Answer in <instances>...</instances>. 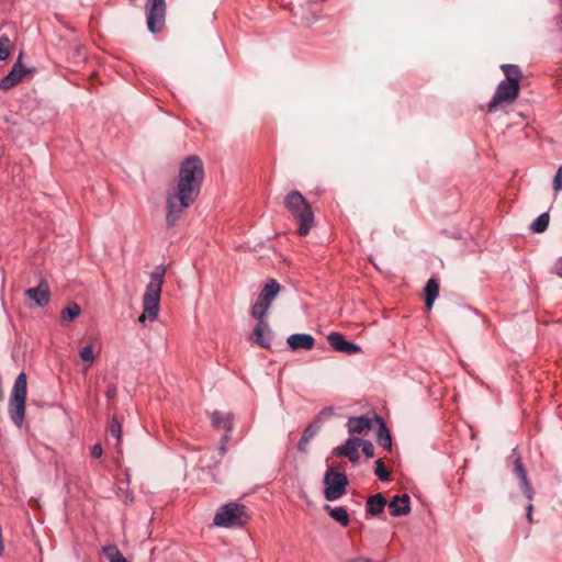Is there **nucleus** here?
Wrapping results in <instances>:
<instances>
[{
    "label": "nucleus",
    "mask_w": 562,
    "mask_h": 562,
    "mask_svg": "<svg viewBox=\"0 0 562 562\" xmlns=\"http://www.w3.org/2000/svg\"><path fill=\"white\" fill-rule=\"evenodd\" d=\"M81 313V307L76 302H70L61 311V319L64 323H70L76 319Z\"/></svg>",
    "instance_id": "25"
},
{
    "label": "nucleus",
    "mask_w": 562,
    "mask_h": 562,
    "mask_svg": "<svg viewBox=\"0 0 562 562\" xmlns=\"http://www.w3.org/2000/svg\"><path fill=\"white\" fill-rule=\"evenodd\" d=\"M519 93V85L507 81H501L495 90V93L488 103V112H494L503 103L513 102Z\"/></svg>",
    "instance_id": "9"
},
{
    "label": "nucleus",
    "mask_w": 562,
    "mask_h": 562,
    "mask_svg": "<svg viewBox=\"0 0 562 562\" xmlns=\"http://www.w3.org/2000/svg\"><path fill=\"white\" fill-rule=\"evenodd\" d=\"M520 487L528 499H532L533 490L528 480L519 482Z\"/></svg>",
    "instance_id": "36"
},
{
    "label": "nucleus",
    "mask_w": 562,
    "mask_h": 562,
    "mask_svg": "<svg viewBox=\"0 0 562 562\" xmlns=\"http://www.w3.org/2000/svg\"><path fill=\"white\" fill-rule=\"evenodd\" d=\"M229 441V434H225L221 439L220 452L223 456L226 452V446Z\"/></svg>",
    "instance_id": "38"
},
{
    "label": "nucleus",
    "mask_w": 562,
    "mask_h": 562,
    "mask_svg": "<svg viewBox=\"0 0 562 562\" xmlns=\"http://www.w3.org/2000/svg\"><path fill=\"white\" fill-rule=\"evenodd\" d=\"M386 505V499L382 494L378 493L370 496L367 501V510L369 514L376 516L381 514Z\"/></svg>",
    "instance_id": "19"
},
{
    "label": "nucleus",
    "mask_w": 562,
    "mask_h": 562,
    "mask_svg": "<svg viewBox=\"0 0 562 562\" xmlns=\"http://www.w3.org/2000/svg\"><path fill=\"white\" fill-rule=\"evenodd\" d=\"M439 294V284L435 279H429L425 286L426 306L431 310L435 300Z\"/></svg>",
    "instance_id": "21"
},
{
    "label": "nucleus",
    "mask_w": 562,
    "mask_h": 562,
    "mask_svg": "<svg viewBox=\"0 0 562 562\" xmlns=\"http://www.w3.org/2000/svg\"><path fill=\"white\" fill-rule=\"evenodd\" d=\"M552 187L555 193L562 190V166H560L557 170V173L553 178Z\"/></svg>",
    "instance_id": "33"
},
{
    "label": "nucleus",
    "mask_w": 562,
    "mask_h": 562,
    "mask_svg": "<svg viewBox=\"0 0 562 562\" xmlns=\"http://www.w3.org/2000/svg\"><path fill=\"white\" fill-rule=\"evenodd\" d=\"M105 395L108 398H114L115 395H116V386L115 385H109L106 392H105Z\"/></svg>",
    "instance_id": "39"
},
{
    "label": "nucleus",
    "mask_w": 562,
    "mask_h": 562,
    "mask_svg": "<svg viewBox=\"0 0 562 562\" xmlns=\"http://www.w3.org/2000/svg\"><path fill=\"white\" fill-rule=\"evenodd\" d=\"M33 71V68H27L22 64V55H20L9 74L0 80V89L10 90L20 83L27 74Z\"/></svg>",
    "instance_id": "11"
},
{
    "label": "nucleus",
    "mask_w": 562,
    "mask_h": 562,
    "mask_svg": "<svg viewBox=\"0 0 562 562\" xmlns=\"http://www.w3.org/2000/svg\"><path fill=\"white\" fill-rule=\"evenodd\" d=\"M374 473L380 481H387L390 477L389 471L385 469L382 459L375 461Z\"/></svg>",
    "instance_id": "31"
},
{
    "label": "nucleus",
    "mask_w": 562,
    "mask_h": 562,
    "mask_svg": "<svg viewBox=\"0 0 562 562\" xmlns=\"http://www.w3.org/2000/svg\"><path fill=\"white\" fill-rule=\"evenodd\" d=\"M103 554L109 560V562H127L116 546L104 547Z\"/></svg>",
    "instance_id": "27"
},
{
    "label": "nucleus",
    "mask_w": 562,
    "mask_h": 562,
    "mask_svg": "<svg viewBox=\"0 0 562 562\" xmlns=\"http://www.w3.org/2000/svg\"><path fill=\"white\" fill-rule=\"evenodd\" d=\"M362 452L367 458H372L374 456V447L371 441L361 439Z\"/></svg>",
    "instance_id": "34"
},
{
    "label": "nucleus",
    "mask_w": 562,
    "mask_h": 562,
    "mask_svg": "<svg viewBox=\"0 0 562 562\" xmlns=\"http://www.w3.org/2000/svg\"><path fill=\"white\" fill-rule=\"evenodd\" d=\"M247 520L246 507L243 504L228 503L218 508L213 522L218 527L233 528L245 525Z\"/></svg>",
    "instance_id": "5"
},
{
    "label": "nucleus",
    "mask_w": 562,
    "mask_h": 562,
    "mask_svg": "<svg viewBox=\"0 0 562 562\" xmlns=\"http://www.w3.org/2000/svg\"><path fill=\"white\" fill-rule=\"evenodd\" d=\"M25 295L34 301L37 306H46L50 299L49 286L46 280L43 279L37 286L27 289Z\"/></svg>",
    "instance_id": "14"
},
{
    "label": "nucleus",
    "mask_w": 562,
    "mask_h": 562,
    "mask_svg": "<svg viewBox=\"0 0 562 562\" xmlns=\"http://www.w3.org/2000/svg\"><path fill=\"white\" fill-rule=\"evenodd\" d=\"M361 445V439L358 437H350L346 440L345 445L334 448L333 454L336 457H346L352 463L358 462L359 447Z\"/></svg>",
    "instance_id": "13"
},
{
    "label": "nucleus",
    "mask_w": 562,
    "mask_h": 562,
    "mask_svg": "<svg viewBox=\"0 0 562 562\" xmlns=\"http://www.w3.org/2000/svg\"><path fill=\"white\" fill-rule=\"evenodd\" d=\"M532 509H533V506L531 504H529L527 507V518L530 522H532Z\"/></svg>",
    "instance_id": "40"
},
{
    "label": "nucleus",
    "mask_w": 562,
    "mask_h": 562,
    "mask_svg": "<svg viewBox=\"0 0 562 562\" xmlns=\"http://www.w3.org/2000/svg\"><path fill=\"white\" fill-rule=\"evenodd\" d=\"M146 23L148 31L153 34L158 33L166 19V1L148 0L145 4Z\"/></svg>",
    "instance_id": "8"
},
{
    "label": "nucleus",
    "mask_w": 562,
    "mask_h": 562,
    "mask_svg": "<svg viewBox=\"0 0 562 562\" xmlns=\"http://www.w3.org/2000/svg\"><path fill=\"white\" fill-rule=\"evenodd\" d=\"M514 472L517 474L519 482L528 480L520 457H517L514 461Z\"/></svg>",
    "instance_id": "32"
},
{
    "label": "nucleus",
    "mask_w": 562,
    "mask_h": 562,
    "mask_svg": "<svg viewBox=\"0 0 562 562\" xmlns=\"http://www.w3.org/2000/svg\"><path fill=\"white\" fill-rule=\"evenodd\" d=\"M258 321L254 331L252 339L256 344L263 348L270 347V328L265 318H256Z\"/></svg>",
    "instance_id": "15"
},
{
    "label": "nucleus",
    "mask_w": 562,
    "mask_h": 562,
    "mask_svg": "<svg viewBox=\"0 0 562 562\" xmlns=\"http://www.w3.org/2000/svg\"><path fill=\"white\" fill-rule=\"evenodd\" d=\"M281 291V285L274 279H269L260 291L255 304L251 307V316L254 318H265L272 301Z\"/></svg>",
    "instance_id": "6"
},
{
    "label": "nucleus",
    "mask_w": 562,
    "mask_h": 562,
    "mask_svg": "<svg viewBox=\"0 0 562 562\" xmlns=\"http://www.w3.org/2000/svg\"><path fill=\"white\" fill-rule=\"evenodd\" d=\"M11 41L7 35L0 36V60H7L10 56Z\"/></svg>",
    "instance_id": "28"
},
{
    "label": "nucleus",
    "mask_w": 562,
    "mask_h": 562,
    "mask_svg": "<svg viewBox=\"0 0 562 562\" xmlns=\"http://www.w3.org/2000/svg\"><path fill=\"white\" fill-rule=\"evenodd\" d=\"M109 431L111 436L116 439V442L120 443L122 437V425L115 416H113L110 422Z\"/></svg>",
    "instance_id": "30"
},
{
    "label": "nucleus",
    "mask_w": 562,
    "mask_h": 562,
    "mask_svg": "<svg viewBox=\"0 0 562 562\" xmlns=\"http://www.w3.org/2000/svg\"><path fill=\"white\" fill-rule=\"evenodd\" d=\"M327 341L334 350L344 352L347 355H356V353L360 352V350H361L360 346H358L355 342L346 340L344 335H341L338 331L330 333L327 336Z\"/></svg>",
    "instance_id": "12"
},
{
    "label": "nucleus",
    "mask_w": 562,
    "mask_h": 562,
    "mask_svg": "<svg viewBox=\"0 0 562 562\" xmlns=\"http://www.w3.org/2000/svg\"><path fill=\"white\" fill-rule=\"evenodd\" d=\"M391 515L400 517L407 515L411 512L409 496L407 494L395 495L389 504Z\"/></svg>",
    "instance_id": "17"
},
{
    "label": "nucleus",
    "mask_w": 562,
    "mask_h": 562,
    "mask_svg": "<svg viewBox=\"0 0 562 562\" xmlns=\"http://www.w3.org/2000/svg\"><path fill=\"white\" fill-rule=\"evenodd\" d=\"M79 356L85 362H87L86 369H88L95 359L93 349L90 345L82 347L79 351Z\"/></svg>",
    "instance_id": "29"
},
{
    "label": "nucleus",
    "mask_w": 562,
    "mask_h": 562,
    "mask_svg": "<svg viewBox=\"0 0 562 562\" xmlns=\"http://www.w3.org/2000/svg\"><path fill=\"white\" fill-rule=\"evenodd\" d=\"M103 453V449L100 443H95L91 448V456L95 459H99Z\"/></svg>",
    "instance_id": "37"
},
{
    "label": "nucleus",
    "mask_w": 562,
    "mask_h": 562,
    "mask_svg": "<svg viewBox=\"0 0 562 562\" xmlns=\"http://www.w3.org/2000/svg\"><path fill=\"white\" fill-rule=\"evenodd\" d=\"M213 427L223 429L225 432L231 434L233 430V415L229 413H222L214 411L211 415Z\"/></svg>",
    "instance_id": "18"
},
{
    "label": "nucleus",
    "mask_w": 562,
    "mask_h": 562,
    "mask_svg": "<svg viewBox=\"0 0 562 562\" xmlns=\"http://www.w3.org/2000/svg\"><path fill=\"white\" fill-rule=\"evenodd\" d=\"M520 487L528 499H532L533 490L528 480L519 482Z\"/></svg>",
    "instance_id": "35"
},
{
    "label": "nucleus",
    "mask_w": 562,
    "mask_h": 562,
    "mask_svg": "<svg viewBox=\"0 0 562 562\" xmlns=\"http://www.w3.org/2000/svg\"><path fill=\"white\" fill-rule=\"evenodd\" d=\"M328 509L329 516L337 522H339L342 527H347L349 525V515L345 507H334L326 505L325 507Z\"/></svg>",
    "instance_id": "22"
},
{
    "label": "nucleus",
    "mask_w": 562,
    "mask_h": 562,
    "mask_svg": "<svg viewBox=\"0 0 562 562\" xmlns=\"http://www.w3.org/2000/svg\"><path fill=\"white\" fill-rule=\"evenodd\" d=\"M378 422H381V417L375 413H372L362 416L350 417L347 420L346 426L351 437H355L356 435L367 434V431L373 427V424H378Z\"/></svg>",
    "instance_id": "10"
},
{
    "label": "nucleus",
    "mask_w": 562,
    "mask_h": 562,
    "mask_svg": "<svg viewBox=\"0 0 562 562\" xmlns=\"http://www.w3.org/2000/svg\"><path fill=\"white\" fill-rule=\"evenodd\" d=\"M326 412L330 413V408H326V409L322 411L321 414L324 415Z\"/></svg>",
    "instance_id": "41"
},
{
    "label": "nucleus",
    "mask_w": 562,
    "mask_h": 562,
    "mask_svg": "<svg viewBox=\"0 0 562 562\" xmlns=\"http://www.w3.org/2000/svg\"><path fill=\"white\" fill-rule=\"evenodd\" d=\"M166 271L167 269L164 265H158L149 276V282L146 285L143 295V314L138 318L140 323H144L145 321L153 322L158 317L160 295Z\"/></svg>",
    "instance_id": "2"
},
{
    "label": "nucleus",
    "mask_w": 562,
    "mask_h": 562,
    "mask_svg": "<svg viewBox=\"0 0 562 562\" xmlns=\"http://www.w3.org/2000/svg\"><path fill=\"white\" fill-rule=\"evenodd\" d=\"M284 206L299 222V235L306 236L314 225V214L310 203L300 191L292 190L284 198Z\"/></svg>",
    "instance_id": "3"
},
{
    "label": "nucleus",
    "mask_w": 562,
    "mask_h": 562,
    "mask_svg": "<svg viewBox=\"0 0 562 562\" xmlns=\"http://www.w3.org/2000/svg\"><path fill=\"white\" fill-rule=\"evenodd\" d=\"M286 342L292 350H311L315 339L310 334H292L288 337Z\"/></svg>",
    "instance_id": "16"
},
{
    "label": "nucleus",
    "mask_w": 562,
    "mask_h": 562,
    "mask_svg": "<svg viewBox=\"0 0 562 562\" xmlns=\"http://www.w3.org/2000/svg\"><path fill=\"white\" fill-rule=\"evenodd\" d=\"M550 222L549 213H541L530 225L533 233H543L547 231Z\"/></svg>",
    "instance_id": "26"
},
{
    "label": "nucleus",
    "mask_w": 562,
    "mask_h": 562,
    "mask_svg": "<svg viewBox=\"0 0 562 562\" xmlns=\"http://www.w3.org/2000/svg\"><path fill=\"white\" fill-rule=\"evenodd\" d=\"M502 70L506 77L504 81L517 83L519 85V81L521 79V70L516 65H502Z\"/></svg>",
    "instance_id": "24"
},
{
    "label": "nucleus",
    "mask_w": 562,
    "mask_h": 562,
    "mask_svg": "<svg viewBox=\"0 0 562 562\" xmlns=\"http://www.w3.org/2000/svg\"><path fill=\"white\" fill-rule=\"evenodd\" d=\"M204 179L202 160L198 156H189L179 168V179L175 189L166 195V225L176 226L187 209L200 194Z\"/></svg>",
    "instance_id": "1"
},
{
    "label": "nucleus",
    "mask_w": 562,
    "mask_h": 562,
    "mask_svg": "<svg viewBox=\"0 0 562 562\" xmlns=\"http://www.w3.org/2000/svg\"><path fill=\"white\" fill-rule=\"evenodd\" d=\"M27 394V378L21 372L13 384L9 398V414L12 422L21 427L25 418V400Z\"/></svg>",
    "instance_id": "4"
},
{
    "label": "nucleus",
    "mask_w": 562,
    "mask_h": 562,
    "mask_svg": "<svg viewBox=\"0 0 562 562\" xmlns=\"http://www.w3.org/2000/svg\"><path fill=\"white\" fill-rule=\"evenodd\" d=\"M317 430H318V428L315 427L314 425H310L304 429L303 435L297 443V450L300 452H303V453L307 452L308 443L314 438Z\"/></svg>",
    "instance_id": "23"
},
{
    "label": "nucleus",
    "mask_w": 562,
    "mask_h": 562,
    "mask_svg": "<svg viewBox=\"0 0 562 562\" xmlns=\"http://www.w3.org/2000/svg\"><path fill=\"white\" fill-rule=\"evenodd\" d=\"M378 432H376V440L378 443L383 447L386 450H391L392 448V438L389 429L386 428L383 419L381 418V422H378Z\"/></svg>",
    "instance_id": "20"
},
{
    "label": "nucleus",
    "mask_w": 562,
    "mask_h": 562,
    "mask_svg": "<svg viewBox=\"0 0 562 562\" xmlns=\"http://www.w3.org/2000/svg\"><path fill=\"white\" fill-rule=\"evenodd\" d=\"M324 495L327 501H336L346 493L348 477L342 472H335L329 469L324 476Z\"/></svg>",
    "instance_id": "7"
}]
</instances>
